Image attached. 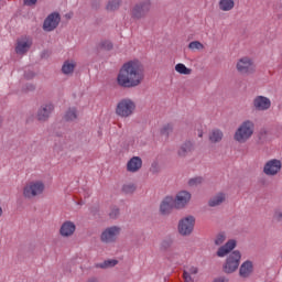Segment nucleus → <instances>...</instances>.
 <instances>
[{"instance_id": "nucleus-1", "label": "nucleus", "mask_w": 282, "mask_h": 282, "mask_svg": "<svg viewBox=\"0 0 282 282\" xmlns=\"http://www.w3.org/2000/svg\"><path fill=\"white\" fill-rule=\"evenodd\" d=\"M116 83L122 89H134L144 83V66L138 59L126 62L119 69Z\"/></svg>"}, {"instance_id": "nucleus-2", "label": "nucleus", "mask_w": 282, "mask_h": 282, "mask_svg": "<svg viewBox=\"0 0 282 282\" xmlns=\"http://www.w3.org/2000/svg\"><path fill=\"white\" fill-rule=\"evenodd\" d=\"M235 248H237V240L231 239L218 248L216 252L217 257H227L223 264V272H225V274H232L239 270V264L241 263V251H232Z\"/></svg>"}, {"instance_id": "nucleus-3", "label": "nucleus", "mask_w": 282, "mask_h": 282, "mask_svg": "<svg viewBox=\"0 0 282 282\" xmlns=\"http://www.w3.org/2000/svg\"><path fill=\"white\" fill-rule=\"evenodd\" d=\"M252 135H254V121L245 120L237 128L234 134V140L238 142V144H246V142H248Z\"/></svg>"}, {"instance_id": "nucleus-4", "label": "nucleus", "mask_w": 282, "mask_h": 282, "mask_svg": "<svg viewBox=\"0 0 282 282\" xmlns=\"http://www.w3.org/2000/svg\"><path fill=\"white\" fill-rule=\"evenodd\" d=\"M135 113V101L131 98L121 99L116 107V115L119 118H131Z\"/></svg>"}, {"instance_id": "nucleus-5", "label": "nucleus", "mask_w": 282, "mask_h": 282, "mask_svg": "<svg viewBox=\"0 0 282 282\" xmlns=\"http://www.w3.org/2000/svg\"><path fill=\"white\" fill-rule=\"evenodd\" d=\"M149 12H151V0H143L132 6L130 17L133 21H140L144 19Z\"/></svg>"}, {"instance_id": "nucleus-6", "label": "nucleus", "mask_w": 282, "mask_h": 282, "mask_svg": "<svg viewBox=\"0 0 282 282\" xmlns=\"http://www.w3.org/2000/svg\"><path fill=\"white\" fill-rule=\"evenodd\" d=\"M45 192V183L43 181H33L26 184L23 188V195L28 199H33V197H39Z\"/></svg>"}, {"instance_id": "nucleus-7", "label": "nucleus", "mask_w": 282, "mask_h": 282, "mask_svg": "<svg viewBox=\"0 0 282 282\" xmlns=\"http://www.w3.org/2000/svg\"><path fill=\"white\" fill-rule=\"evenodd\" d=\"M236 69L241 76H250L257 70V66L254 65L252 58L245 56L237 61Z\"/></svg>"}, {"instance_id": "nucleus-8", "label": "nucleus", "mask_w": 282, "mask_h": 282, "mask_svg": "<svg viewBox=\"0 0 282 282\" xmlns=\"http://www.w3.org/2000/svg\"><path fill=\"white\" fill-rule=\"evenodd\" d=\"M282 163L279 159H271L263 165V173L268 177H274L281 173Z\"/></svg>"}, {"instance_id": "nucleus-9", "label": "nucleus", "mask_w": 282, "mask_h": 282, "mask_svg": "<svg viewBox=\"0 0 282 282\" xmlns=\"http://www.w3.org/2000/svg\"><path fill=\"white\" fill-rule=\"evenodd\" d=\"M195 229V217L187 216L180 220L178 223V232L182 237H188V235L193 234Z\"/></svg>"}, {"instance_id": "nucleus-10", "label": "nucleus", "mask_w": 282, "mask_h": 282, "mask_svg": "<svg viewBox=\"0 0 282 282\" xmlns=\"http://www.w3.org/2000/svg\"><path fill=\"white\" fill-rule=\"evenodd\" d=\"M120 227L112 226L106 228L100 236V239L104 243H113L116 239H118V236L120 235Z\"/></svg>"}, {"instance_id": "nucleus-11", "label": "nucleus", "mask_w": 282, "mask_h": 282, "mask_svg": "<svg viewBox=\"0 0 282 282\" xmlns=\"http://www.w3.org/2000/svg\"><path fill=\"white\" fill-rule=\"evenodd\" d=\"M252 107L256 111H268L272 107V100L265 96H256L252 100Z\"/></svg>"}, {"instance_id": "nucleus-12", "label": "nucleus", "mask_w": 282, "mask_h": 282, "mask_svg": "<svg viewBox=\"0 0 282 282\" xmlns=\"http://www.w3.org/2000/svg\"><path fill=\"white\" fill-rule=\"evenodd\" d=\"M58 23H61V14L51 13L43 23L44 32H54L56 28H58Z\"/></svg>"}, {"instance_id": "nucleus-13", "label": "nucleus", "mask_w": 282, "mask_h": 282, "mask_svg": "<svg viewBox=\"0 0 282 282\" xmlns=\"http://www.w3.org/2000/svg\"><path fill=\"white\" fill-rule=\"evenodd\" d=\"M52 111H54V105L52 102L43 104L37 110L36 119L40 122H45L52 116Z\"/></svg>"}, {"instance_id": "nucleus-14", "label": "nucleus", "mask_w": 282, "mask_h": 282, "mask_svg": "<svg viewBox=\"0 0 282 282\" xmlns=\"http://www.w3.org/2000/svg\"><path fill=\"white\" fill-rule=\"evenodd\" d=\"M189 202H191V193H188L187 191L178 192L174 198V205L177 210L182 208H186Z\"/></svg>"}, {"instance_id": "nucleus-15", "label": "nucleus", "mask_w": 282, "mask_h": 282, "mask_svg": "<svg viewBox=\"0 0 282 282\" xmlns=\"http://www.w3.org/2000/svg\"><path fill=\"white\" fill-rule=\"evenodd\" d=\"M75 232H76V224H74V221L66 220L59 227V235L64 239H69V237H74Z\"/></svg>"}, {"instance_id": "nucleus-16", "label": "nucleus", "mask_w": 282, "mask_h": 282, "mask_svg": "<svg viewBox=\"0 0 282 282\" xmlns=\"http://www.w3.org/2000/svg\"><path fill=\"white\" fill-rule=\"evenodd\" d=\"M175 208V198L172 196H166L160 205V213L161 215H169L171 214V210Z\"/></svg>"}, {"instance_id": "nucleus-17", "label": "nucleus", "mask_w": 282, "mask_h": 282, "mask_svg": "<svg viewBox=\"0 0 282 282\" xmlns=\"http://www.w3.org/2000/svg\"><path fill=\"white\" fill-rule=\"evenodd\" d=\"M142 169V159L140 156L131 158L127 163L128 173H138Z\"/></svg>"}, {"instance_id": "nucleus-18", "label": "nucleus", "mask_w": 282, "mask_h": 282, "mask_svg": "<svg viewBox=\"0 0 282 282\" xmlns=\"http://www.w3.org/2000/svg\"><path fill=\"white\" fill-rule=\"evenodd\" d=\"M253 270L254 264L252 263V261L247 260L240 265L239 274L240 276H242V279H248V276L252 274Z\"/></svg>"}, {"instance_id": "nucleus-19", "label": "nucleus", "mask_w": 282, "mask_h": 282, "mask_svg": "<svg viewBox=\"0 0 282 282\" xmlns=\"http://www.w3.org/2000/svg\"><path fill=\"white\" fill-rule=\"evenodd\" d=\"M32 47V40L30 39H21L18 40L15 52L17 54H25Z\"/></svg>"}, {"instance_id": "nucleus-20", "label": "nucleus", "mask_w": 282, "mask_h": 282, "mask_svg": "<svg viewBox=\"0 0 282 282\" xmlns=\"http://www.w3.org/2000/svg\"><path fill=\"white\" fill-rule=\"evenodd\" d=\"M193 151H195V145L193 142L187 141L180 147L177 155L180 158H186V155H188V153H193Z\"/></svg>"}, {"instance_id": "nucleus-21", "label": "nucleus", "mask_w": 282, "mask_h": 282, "mask_svg": "<svg viewBox=\"0 0 282 282\" xmlns=\"http://www.w3.org/2000/svg\"><path fill=\"white\" fill-rule=\"evenodd\" d=\"M74 69H76V63L74 59H67L62 65V73L65 74V76H72V74H74Z\"/></svg>"}, {"instance_id": "nucleus-22", "label": "nucleus", "mask_w": 282, "mask_h": 282, "mask_svg": "<svg viewBox=\"0 0 282 282\" xmlns=\"http://www.w3.org/2000/svg\"><path fill=\"white\" fill-rule=\"evenodd\" d=\"M218 8L220 12H230L235 10V0H219Z\"/></svg>"}, {"instance_id": "nucleus-23", "label": "nucleus", "mask_w": 282, "mask_h": 282, "mask_svg": "<svg viewBox=\"0 0 282 282\" xmlns=\"http://www.w3.org/2000/svg\"><path fill=\"white\" fill-rule=\"evenodd\" d=\"M224 140V132L219 129H214L209 132V142L217 144Z\"/></svg>"}, {"instance_id": "nucleus-24", "label": "nucleus", "mask_w": 282, "mask_h": 282, "mask_svg": "<svg viewBox=\"0 0 282 282\" xmlns=\"http://www.w3.org/2000/svg\"><path fill=\"white\" fill-rule=\"evenodd\" d=\"M224 202H226V194L219 193L209 199V206H220V204H224Z\"/></svg>"}, {"instance_id": "nucleus-25", "label": "nucleus", "mask_w": 282, "mask_h": 282, "mask_svg": "<svg viewBox=\"0 0 282 282\" xmlns=\"http://www.w3.org/2000/svg\"><path fill=\"white\" fill-rule=\"evenodd\" d=\"M120 6H122V0H108L106 10L107 12H116V10H120Z\"/></svg>"}, {"instance_id": "nucleus-26", "label": "nucleus", "mask_w": 282, "mask_h": 282, "mask_svg": "<svg viewBox=\"0 0 282 282\" xmlns=\"http://www.w3.org/2000/svg\"><path fill=\"white\" fill-rule=\"evenodd\" d=\"M175 72H177V74H182L183 76H191V74H193V69L186 67V65L182 63L175 65Z\"/></svg>"}, {"instance_id": "nucleus-27", "label": "nucleus", "mask_w": 282, "mask_h": 282, "mask_svg": "<svg viewBox=\"0 0 282 282\" xmlns=\"http://www.w3.org/2000/svg\"><path fill=\"white\" fill-rule=\"evenodd\" d=\"M64 118L67 122H74V120L78 119V110H76V108H69Z\"/></svg>"}, {"instance_id": "nucleus-28", "label": "nucleus", "mask_w": 282, "mask_h": 282, "mask_svg": "<svg viewBox=\"0 0 282 282\" xmlns=\"http://www.w3.org/2000/svg\"><path fill=\"white\" fill-rule=\"evenodd\" d=\"M116 265H118V260H105L104 262L96 263L95 268L107 270V268H116Z\"/></svg>"}, {"instance_id": "nucleus-29", "label": "nucleus", "mask_w": 282, "mask_h": 282, "mask_svg": "<svg viewBox=\"0 0 282 282\" xmlns=\"http://www.w3.org/2000/svg\"><path fill=\"white\" fill-rule=\"evenodd\" d=\"M206 46L199 41H193L188 44V50H191V52H203Z\"/></svg>"}, {"instance_id": "nucleus-30", "label": "nucleus", "mask_w": 282, "mask_h": 282, "mask_svg": "<svg viewBox=\"0 0 282 282\" xmlns=\"http://www.w3.org/2000/svg\"><path fill=\"white\" fill-rule=\"evenodd\" d=\"M98 50H105L106 52H109L113 50V43H111V41L108 40H102L98 44Z\"/></svg>"}, {"instance_id": "nucleus-31", "label": "nucleus", "mask_w": 282, "mask_h": 282, "mask_svg": "<svg viewBox=\"0 0 282 282\" xmlns=\"http://www.w3.org/2000/svg\"><path fill=\"white\" fill-rule=\"evenodd\" d=\"M200 184H204V177L196 176L188 181V186H200Z\"/></svg>"}, {"instance_id": "nucleus-32", "label": "nucleus", "mask_w": 282, "mask_h": 282, "mask_svg": "<svg viewBox=\"0 0 282 282\" xmlns=\"http://www.w3.org/2000/svg\"><path fill=\"white\" fill-rule=\"evenodd\" d=\"M122 192L126 193V195H131L132 193H135V185L126 184L122 187Z\"/></svg>"}, {"instance_id": "nucleus-33", "label": "nucleus", "mask_w": 282, "mask_h": 282, "mask_svg": "<svg viewBox=\"0 0 282 282\" xmlns=\"http://www.w3.org/2000/svg\"><path fill=\"white\" fill-rule=\"evenodd\" d=\"M162 135H169L170 133H173V124L167 123L161 129Z\"/></svg>"}, {"instance_id": "nucleus-34", "label": "nucleus", "mask_w": 282, "mask_h": 282, "mask_svg": "<svg viewBox=\"0 0 282 282\" xmlns=\"http://www.w3.org/2000/svg\"><path fill=\"white\" fill-rule=\"evenodd\" d=\"M224 241H226V234H218L215 238V246H223Z\"/></svg>"}, {"instance_id": "nucleus-35", "label": "nucleus", "mask_w": 282, "mask_h": 282, "mask_svg": "<svg viewBox=\"0 0 282 282\" xmlns=\"http://www.w3.org/2000/svg\"><path fill=\"white\" fill-rule=\"evenodd\" d=\"M273 220L274 221H282V212L281 210H275L273 214Z\"/></svg>"}, {"instance_id": "nucleus-36", "label": "nucleus", "mask_w": 282, "mask_h": 282, "mask_svg": "<svg viewBox=\"0 0 282 282\" xmlns=\"http://www.w3.org/2000/svg\"><path fill=\"white\" fill-rule=\"evenodd\" d=\"M183 279H184L185 282H195L193 276L186 271L183 272Z\"/></svg>"}, {"instance_id": "nucleus-37", "label": "nucleus", "mask_w": 282, "mask_h": 282, "mask_svg": "<svg viewBox=\"0 0 282 282\" xmlns=\"http://www.w3.org/2000/svg\"><path fill=\"white\" fill-rule=\"evenodd\" d=\"M184 272H187V274L193 276V274H197V272H199V270L197 269V267H191L187 270H185Z\"/></svg>"}, {"instance_id": "nucleus-38", "label": "nucleus", "mask_w": 282, "mask_h": 282, "mask_svg": "<svg viewBox=\"0 0 282 282\" xmlns=\"http://www.w3.org/2000/svg\"><path fill=\"white\" fill-rule=\"evenodd\" d=\"M109 215H110L111 219H116V217H118V215H120V210L118 208H113Z\"/></svg>"}, {"instance_id": "nucleus-39", "label": "nucleus", "mask_w": 282, "mask_h": 282, "mask_svg": "<svg viewBox=\"0 0 282 282\" xmlns=\"http://www.w3.org/2000/svg\"><path fill=\"white\" fill-rule=\"evenodd\" d=\"M39 0H24L25 6H35Z\"/></svg>"}, {"instance_id": "nucleus-40", "label": "nucleus", "mask_w": 282, "mask_h": 282, "mask_svg": "<svg viewBox=\"0 0 282 282\" xmlns=\"http://www.w3.org/2000/svg\"><path fill=\"white\" fill-rule=\"evenodd\" d=\"M152 172L158 173V164H152Z\"/></svg>"}, {"instance_id": "nucleus-41", "label": "nucleus", "mask_w": 282, "mask_h": 282, "mask_svg": "<svg viewBox=\"0 0 282 282\" xmlns=\"http://www.w3.org/2000/svg\"><path fill=\"white\" fill-rule=\"evenodd\" d=\"M203 137H204V132H199L198 138H203Z\"/></svg>"}, {"instance_id": "nucleus-42", "label": "nucleus", "mask_w": 282, "mask_h": 282, "mask_svg": "<svg viewBox=\"0 0 282 282\" xmlns=\"http://www.w3.org/2000/svg\"><path fill=\"white\" fill-rule=\"evenodd\" d=\"M3 215V208L0 207V217Z\"/></svg>"}]
</instances>
